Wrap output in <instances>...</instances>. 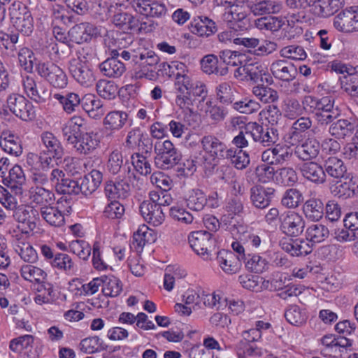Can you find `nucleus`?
<instances>
[{"instance_id": "obj_48", "label": "nucleus", "mask_w": 358, "mask_h": 358, "mask_svg": "<svg viewBox=\"0 0 358 358\" xmlns=\"http://www.w3.org/2000/svg\"><path fill=\"white\" fill-rule=\"evenodd\" d=\"M62 157H53L49 155L45 152H41L40 156L30 153L27 156V162L28 164H31L35 160H38L40 162V168L43 171H47L53 168L55 164H58V161L61 160Z\"/></svg>"}, {"instance_id": "obj_1", "label": "nucleus", "mask_w": 358, "mask_h": 358, "mask_svg": "<svg viewBox=\"0 0 358 358\" xmlns=\"http://www.w3.org/2000/svg\"><path fill=\"white\" fill-rule=\"evenodd\" d=\"M154 150L156 154L155 164L162 169H171L181 160V153L169 140L157 141Z\"/></svg>"}, {"instance_id": "obj_9", "label": "nucleus", "mask_w": 358, "mask_h": 358, "mask_svg": "<svg viewBox=\"0 0 358 358\" xmlns=\"http://www.w3.org/2000/svg\"><path fill=\"white\" fill-rule=\"evenodd\" d=\"M131 6L136 13L147 17L161 18L167 13L166 5L157 0H133Z\"/></svg>"}, {"instance_id": "obj_36", "label": "nucleus", "mask_w": 358, "mask_h": 358, "mask_svg": "<svg viewBox=\"0 0 358 358\" xmlns=\"http://www.w3.org/2000/svg\"><path fill=\"white\" fill-rule=\"evenodd\" d=\"M83 110L87 113L90 117L99 118L105 113L101 101L94 95L88 94L83 97L80 102Z\"/></svg>"}, {"instance_id": "obj_4", "label": "nucleus", "mask_w": 358, "mask_h": 358, "mask_svg": "<svg viewBox=\"0 0 358 358\" xmlns=\"http://www.w3.org/2000/svg\"><path fill=\"white\" fill-rule=\"evenodd\" d=\"M246 134L252 137L253 141L263 146L269 147L279 140V131L277 127L268 124H259L257 122H250L246 126Z\"/></svg>"}, {"instance_id": "obj_56", "label": "nucleus", "mask_w": 358, "mask_h": 358, "mask_svg": "<svg viewBox=\"0 0 358 358\" xmlns=\"http://www.w3.org/2000/svg\"><path fill=\"white\" fill-rule=\"evenodd\" d=\"M252 93L262 102L265 103H273L278 101L279 98L278 93L276 90L263 85H258L254 87Z\"/></svg>"}, {"instance_id": "obj_16", "label": "nucleus", "mask_w": 358, "mask_h": 358, "mask_svg": "<svg viewBox=\"0 0 358 358\" xmlns=\"http://www.w3.org/2000/svg\"><path fill=\"white\" fill-rule=\"evenodd\" d=\"M294 154L301 161L315 159L320 150V143L315 138H308L301 144L294 145Z\"/></svg>"}, {"instance_id": "obj_54", "label": "nucleus", "mask_w": 358, "mask_h": 358, "mask_svg": "<svg viewBox=\"0 0 358 358\" xmlns=\"http://www.w3.org/2000/svg\"><path fill=\"white\" fill-rule=\"evenodd\" d=\"M150 156H146L140 152L134 153L131 157V161L134 169L142 176H147L152 172V166L148 159Z\"/></svg>"}, {"instance_id": "obj_19", "label": "nucleus", "mask_w": 358, "mask_h": 358, "mask_svg": "<svg viewBox=\"0 0 358 358\" xmlns=\"http://www.w3.org/2000/svg\"><path fill=\"white\" fill-rule=\"evenodd\" d=\"M357 127L355 120L340 119L330 125L329 132L338 139H344L355 133Z\"/></svg>"}, {"instance_id": "obj_41", "label": "nucleus", "mask_w": 358, "mask_h": 358, "mask_svg": "<svg viewBox=\"0 0 358 358\" xmlns=\"http://www.w3.org/2000/svg\"><path fill=\"white\" fill-rule=\"evenodd\" d=\"M41 215L42 217L51 226L59 227L64 225V215L58 207L48 206L41 207Z\"/></svg>"}, {"instance_id": "obj_23", "label": "nucleus", "mask_w": 358, "mask_h": 358, "mask_svg": "<svg viewBox=\"0 0 358 358\" xmlns=\"http://www.w3.org/2000/svg\"><path fill=\"white\" fill-rule=\"evenodd\" d=\"M111 22L124 33H132L136 27L137 17L130 13L118 10L112 16Z\"/></svg>"}, {"instance_id": "obj_17", "label": "nucleus", "mask_w": 358, "mask_h": 358, "mask_svg": "<svg viewBox=\"0 0 358 358\" xmlns=\"http://www.w3.org/2000/svg\"><path fill=\"white\" fill-rule=\"evenodd\" d=\"M333 24L334 28L343 33H350L358 31V24L354 15V10L345 9L337 14L334 18Z\"/></svg>"}, {"instance_id": "obj_21", "label": "nucleus", "mask_w": 358, "mask_h": 358, "mask_svg": "<svg viewBox=\"0 0 358 358\" xmlns=\"http://www.w3.org/2000/svg\"><path fill=\"white\" fill-rule=\"evenodd\" d=\"M217 261L222 270L227 274L236 273L241 267V262L232 251L223 250L218 252Z\"/></svg>"}, {"instance_id": "obj_20", "label": "nucleus", "mask_w": 358, "mask_h": 358, "mask_svg": "<svg viewBox=\"0 0 358 358\" xmlns=\"http://www.w3.org/2000/svg\"><path fill=\"white\" fill-rule=\"evenodd\" d=\"M324 169L314 162L303 163L300 167L302 176L307 180L316 185H322L326 181Z\"/></svg>"}, {"instance_id": "obj_57", "label": "nucleus", "mask_w": 358, "mask_h": 358, "mask_svg": "<svg viewBox=\"0 0 358 358\" xmlns=\"http://www.w3.org/2000/svg\"><path fill=\"white\" fill-rule=\"evenodd\" d=\"M243 261L247 269L254 273H261L268 268V262L257 255H248Z\"/></svg>"}, {"instance_id": "obj_39", "label": "nucleus", "mask_w": 358, "mask_h": 358, "mask_svg": "<svg viewBox=\"0 0 358 358\" xmlns=\"http://www.w3.org/2000/svg\"><path fill=\"white\" fill-rule=\"evenodd\" d=\"M185 203L190 210L201 211L207 205V196L201 189H192L186 194Z\"/></svg>"}, {"instance_id": "obj_7", "label": "nucleus", "mask_w": 358, "mask_h": 358, "mask_svg": "<svg viewBox=\"0 0 358 358\" xmlns=\"http://www.w3.org/2000/svg\"><path fill=\"white\" fill-rule=\"evenodd\" d=\"M281 231L290 236H298L305 228V220L302 215L294 211H287L280 216Z\"/></svg>"}, {"instance_id": "obj_22", "label": "nucleus", "mask_w": 358, "mask_h": 358, "mask_svg": "<svg viewBox=\"0 0 358 358\" xmlns=\"http://www.w3.org/2000/svg\"><path fill=\"white\" fill-rule=\"evenodd\" d=\"M334 196L345 200L353 197L358 193V183L352 178L344 182H338L330 187Z\"/></svg>"}, {"instance_id": "obj_10", "label": "nucleus", "mask_w": 358, "mask_h": 358, "mask_svg": "<svg viewBox=\"0 0 358 358\" xmlns=\"http://www.w3.org/2000/svg\"><path fill=\"white\" fill-rule=\"evenodd\" d=\"M275 192V190L273 187L255 185L249 191L250 202L256 208H266L271 204Z\"/></svg>"}, {"instance_id": "obj_18", "label": "nucleus", "mask_w": 358, "mask_h": 358, "mask_svg": "<svg viewBox=\"0 0 358 358\" xmlns=\"http://www.w3.org/2000/svg\"><path fill=\"white\" fill-rule=\"evenodd\" d=\"M143 217L153 226L160 225L164 220V213L160 206L150 201H143L139 207Z\"/></svg>"}, {"instance_id": "obj_35", "label": "nucleus", "mask_w": 358, "mask_h": 358, "mask_svg": "<svg viewBox=\"0 0 358 358\" xmlns=\"http://www.w3.org/2000/svg\"><path fill=\"white\" fill-rule=\"evenodd\" d=\"M215 22L207 17H198L191 23L192 33L199 36H209L216 31Z\"/></svg>"}, {"instance_id": "obj_37", "label": "nucleus", "mask_w": 358, "mask_h": 358, "mask_svg": "<svg viewBox=\"0 0 358 358\" xmlns=\"http://www.w3.org/2000/svg\"><path fill=\"white\" fill-rule=\"evenodd\" d=\"M344 5V0H318L315 5V13L320 17H328L336 13Z\"/></svg>"}, {"instance_id": "obj_13", "label": "nucleus", "mask_w": 358, "mask_h": 358, "mask_svg": "<svg viewBox=\"0 0 358 358\" xmlns=\"http://www.w3.org/2000/svg\"><path fill=\"white\" fill-rule=\"evenodd\" d=\"M86 129V121L80 116L72 117L62 127V135L69 144L73 143Z\"/></svg>"}, {"instance_id": "obj_60", "label": "nucleus", "mask_w": 358, "mask_h": 358, "mask_svg": "<svg viewBox=\"0 0 358 358\" xmlns=\"http://www.w3.org/2000/svg\"><path fill=\"white\" fill-rule=\"evenodd\" d=\"M56 300V295L53 286L51 284H46L38 289L34 296V301L38 305L52 303Z\"/></svg>"}, {"instance_id": "obj_47", "label": "nucleus", "mask_w": 358, "mask_h": 358, "mask_svg": "<svg viewBox=\"0 0 358 358\" xmlns=\"http://www.w3.org/2000/svg\"><path fill=\"white\" fill-rule=\"evenodd\" d=\"M20 275L24 280L30 282L40 283L46 276V273L41 268L32 264H23L20 267Z\"/></svg>"}, {"instance_id": "obj_62", "label": "nucleus", "mask_w": 358, "mask_h": 358, "mask_svg": "<svg viewBox=\"0 0 358 358\" xmlns=\"http://www.w3.org/2000/svg\"><path fill=\"white\" fill-rule=\"evenodd\" d=\"M282 111L285 117L294 120L303 113L302 104L296 99H288L284 101Z\"/></svg>"}, {"instance_id": "obj_30", "label": "nucleus", "mask_w": 358, "mask_h": 358, "mask_svg": "<svg viewBox=\"0 0 358 358\" xmlns=\"http://www.w3.org/2000/svg\"><path fill=\"white\" fill-rule=\"evenodd\" d=\"M324 203L319 198L312 197L304 203L302 210L305 217L310 221L317 222L324 215Z\"/></svg>"}, {"instance_id": "obj_6", "label": "nucleus", "mask_w": 358, "mask_h": 358, "mask_svg": "<svg viewBox=\"0 0 358 358\" xmlns=\"http://www.w3.org/2000/svg\"><path fill=\"white\" fill-rule=\"evenodd\" d=\"M212 233L207 231H197L190 234L188 237L189 243L193 250L204 259H208L212 248L214 247V240Z\"/></svg>"}, {"instance_id": "obj_3", "label": "nucleus", "mask_w": 358, "mask_h": 358, "mask_svg": "<svg viewBox=\"0 0 358 358\" xmlns=\"http://www.w3.org/2000/svg\"><path fill=\"white\" fill-rule=\"evenodd\" d=\"M86 50L83 48L79 52L78 58H73L69 61V69L73 78L81 85L87 87L93 84L95 77L86 60Z\"/></svg>"}, {"instance_id": "obj_8", "label": "nucleus", "mask_w": 358, "mask_h": 358, "mask_svg": "<svg viewBox=\"0 0 358 358\" xmlns=\"http://www.w3.org/2000/svg\"><path fill=\"white\" fill-rule=\"evenodd\" d=\"M22 85L27 96L36 103H45L50 97L48 89L31 76L22 77Z\"/></svg>"}, {"instance_id": "obj_26", "label": "nucleus", "mask_w": 358, "mask_h": 358, "mask_svg": "<svg viewBox=\"0 0 358 358\" xmlns=\"http://www.w3.org/2000/svg\"><path fill=\"white\" fill-rule=\"evenodd\" d=\"M128 113L122 110H113L106 114L103 124L106 129L115 132L122 129L128 120Z\"/></svg>"}, {"instance_id": "obj_59", "label": "nucleus", "mask_w": 358, "mask_h": 358, "mask_svg": "<svg viewBox=\"0 0 358 358\" xmlns=\"http://www.w3.org/2000/svg\"><path fill=\"white\" fill-rule=\"evenodd\" d=\"M4 184L11 189H18L25 181L24 174L20 166H15L9 170L8 177L3 179Z\"/></svg>"}, {"instance_id": "obj_27", "label": "nucleus", "mask_w": 358, "mask_h": 358, "mask_svg": "<svg viewBox=\"0 0 358 358\" xmlns=\"http://www.w3.org/2000/svg\"><path fill=\"white\" fill-rule=\"evenodd\" d=\"M34 340L33 336L24 335L12 339L9 348L14 352L26 355L27 357L24 358H34L35 355L33 352Z\"/></svg>"}, {"instance_id": "obj_61", "label": "nucleus", "mask_w": 358, "mask_h": 358, "mask_svg": "<svg viewBox=\"0 0 358 358\" xmlns=\"http://www.w3.org/2000/svg\"><path fill=\"white\" fill-rule=\"evenodd\" d=\"M303 201V196L301 191L295 188L287 189L282 198V206L288 208H297Z\"/></svg>"}, {"instance_id": "obj_58", "label": "nucleus", "mask_w": 358, "mask_h": 358, "mask_svg": "<svg viewBox=\"0 0 358 358\" xmlns=\"http://www.w3.org/2000/svg\"><path fill=\"white\" fill-rule=\"evenodd\" d=\"M50 265L66 273H71L74 271L75 265L72 259L65 253H57Z\"/></svg>"}, {"instance_id": "obj_42", "label": "nucleus", "mask_w": 358, "mask_h": 358, "mask_svg": "<svg viewBox=\"0 0 358 358\" xmlns=\"http://www.w3.org/2000/svg\"><path fill=\"white\" fill-rule=\"evenodd\" d=\"M282 8L281 2L275 0H263L251 6L250 10L255 15L278 13Z\"/></svg>"}, {"instance_id": "obj_11", "label": "nucleus", "mask_w": 358, "mask_h": 358, "mask_svg": "<svg viewBox=\"0 0 358 358\" xmlns=\"http://www.w3.org/2000/svg\"><path fill=\"white\" fill-rule=\"evenodd\" d=\"M203 150L213 159H225L229 148L213 135L204 136L201 141Z\"/></svg>"}, {"instance_id": "obj_31", "label": "nucleus", "mask_w": 358, "mask_h": 358, "mask_svg": "<svg viewBox=\"0 0 358 358\" xmlns=\"http://www.w3.org/2000/svg\"><path fill=\"white\" fill-rule=\"evenodd\" d=\"M32 212V208L24 205L18 206L13 211V216L14 219L22 224V231L23 233L28 234L36 228V222L32 220L31 217V213Z\"/></svg>"}, {"instance_id": "obj_63", "label": "nucleus", "mask_w": 358, "mask_h": 358, "mask_svg": "<svg viewBox=\"0 0 358 358\" xmlns=\"http://www.w3.org/2000/svg\"><path fill=\"white\" fill-rule=\"evenodd\" d=\"M276 180L283 185L292 186L298 180L296 171L289 166L282 167L276 171Z\"/></svg>"}, {"instance_id": "obj_53", "label": "nucleus", "mask_w": 358, "mask_h": 358, "mask_svg": "<svg viewBox=\"0 0 358 358\" xmlns=\"http://www.w3.org/2000/svg\"><path fill=\"white\" fill-rule=\"evenodd\" d=\"M52 24L54 25H69L74 22V17L69 15L64 7L55 5L52 7L51 13Z\"/></svg>"}, {"instance_id": "obj_15", "label": "nucleus", "mask_w": 358, "mask_h": 358, "mask_svg": "<svg viewBox=\"0 0 358 358\" xmlns=\"http://www.w3.org/2000/svg\"><path fill=\"white\" fill-rule=\"evenodd\" d=\"M270 70L276 79L288 83L294 80L297 75L296 67L285 59L273 62Z\"/></svg>"}, {"instance_id": "obj_34", "label": "nucleus", "mask_w": 358, "mask_h": 358, "mask_svg": "<svg viewBox=\"0 0 358 358\" xmlns=\"http://www.w3.org/2000/svg\"><path fill=\"white\" fill-rule=\"evenodd\" d=\"M246 79L253 83H271L273 81L265 66L257 62L246 64Z\"/></svg>"}, {"instance_id": "obj_33", "label": "nucleus", "mask_w": 358, "mask_h": 358, "mask_svg": "<svg viewBox=\"0 0 358 358\" xmlns=\"http://www.w3.org/2000/svg\"><path fill=\"white\" fill-rule=\"evenodd\" d=\"M99 70L105 76L116 78L124 73L126 67L123 62L112 57L99 64Z\"/></svg>"}, {"instance_id": "obj_50", "label": "nucleus", "mask_w": 358, "mask_h": 358, "mask_svg": "<svg viewBox=\"0 0 358 358\" xmlns=\"http://www.w3.org/2000/svg\"><path fill=\"white\" fill-rule=\"evenodd\" d=\"M285 24V20L278 17H260L255 21V24L259 29L272 32L278 31Z\"/></svg>"}, {"instance_id": "obj_2", "label": "nucleus", "mask_w": 358, "mask_h": 358, "mask_svg": "<svg viewBox=\"0 0 358 358\" xmlns=\"http://www.w3.org/2000/svg\"><path fill=\"white\" fill-rule=\"evenodd\" d=\"M35 71L55 88L64 89L68 85V77L65 71L53 62L40 61L36 64Z\"/></svg>"}, {"instance_id": "obj_14", "label": "nucleus", "mask_w": 358, "mask_h": 358, "mask_svg": "<svg viewBox=\"0 0 358 358\" xmlns=\"http://www.w3.org/2000/svg\"><path fill=\"white\" fill-rule=\"evenodd\" d=\"M100 141L98 134L94 131H88L87 129L82 133L78 138L73 141V148L80 155H89L92 153L99 145Z\"/></svg>"}, {"instance_id": "obj_52", "label": "nucleus", "mask_w": 358, "mask_h": 358, "mask_svg": "<svg viewBox=\"0 0 358 358\" xmlns=\"http://www.w3.org/2000/svg\"><path fill=\"white\" fill-rule=\"evenodd\" d=\"M132 59L136 64H138L143 68L154 66L159 62V58L155 52L145 49L138 53L133 55Z\"/></svg>"}, {"instance_id": "obj_55", "label": "nucleus", "mask_w": 358, "mask_h": 358, "mask_svg": "<svg viewBox=\"0 0 358 358\" xmlns=\"http://www.w3.org/2000/svg\"><path fill=\"white\" fill-rule=\"evenodd\" d=\"M96 89L100 96L108 100L115 99L117 93V85L113 81L104 79L96 83Z\"/></svg>"}, {"instance_id": "obj_12", "label": "nucleus", "mask_w": 358, "mask_h": 358, "mask_svg": "<svg viewBox=\"0 0 358 358\" xmlns=\"http://www.w3.org/2000/svg\"><path fill=\"white\" fill-rule=\"evenodd\" d=\"M313 121L309 117H299L285 134V141L290 145H296L302 141L303 133L312 127Z\"/></svg>"}, {"instance_id": "obj_32", "label": "nucleus", "mask_w": 358, "mask_h": 358, "mask_svg": "<svg viewBox=\"0 0 358 358\" xmlns=\"http://www.w3.org/2000/svg\"><path fill=\"white\" fill-rule=\"evenodd\" d=\"M102 180V173L99 170L93 169L83 178L81 183L79 184L80 192L86 196L92 194L100 186Z\"/></svg>"}, {"instance_id": "obj_38", "label": "nucleus", "mask_w": 358, "mask_h": 358, "mask_svg": "<svg viewBox=\"0 0 358 358\" xmlns=\"http://www.w3.org/2000/svg\"><path fill=\"white\" fill-rule=\"evenodd\" d=\"M29 192L31 202L41 207L48 206L55 200V194L43 187H32Z\"/></svg>"}, {"instance_id": "obj_51", "label": "nucleus", "mask_w": 358, "mask_h": 358, "mask_svg": "<svg viewBox=\"0 0 358 358\" xmlns=\"http://www.w3.org/2000/svg\"><path fill=\"white\" fill-rule=\"evenodd\" d=\"M229 152L225 159H230L236 169L243 170L249 165L250 162V157L246 152L229 148Z\"/></svg>"}, {"instance_id": "obj_49", "label": "nucleus", "mask_w": 358, "mask_h": 358, "mask_svg": "<svg viewBox=\"0 0 358 358\" xmlns=\"http://www.w3.org/2000/svg\"><path fill=\"white\" fill-rule=\"evenodd\" d=\"M102 292L104 296L115 297L121 293L122 290V285L117 278L113 275H104L102 276Z\"/></svg>"}, {"instance_id": "obj_5", "label": "nucleus", "mask_w": 358, "mask_h": 358, "mask_svg": "<svg viewBox=\"0 0 358 358\" xmlns=\"http://www.w3.org/2000/svg\"><path fill=\"white\" fill-rule=\"evenodd\" d=\"M6 103L10 111L23 121L32 120L35 117L33 104L21 94H12L9 95Z\"/></svg>"}, {"instance_id": "obj_46", "label": "nucleus", "mask_w": 358, "mask_h": 358, "mask_svg": "<svg viewBox=\"0 0 358 358\" xmlns=\"http://www.w3.org/2000/svg\"><path fill=\"white\" fill-rule=\"evenodd\" d=\"M53 97L59 101L64 110L68 114L75 112L81 102L79 95L74 92H69L65 95L56 93L53 94Z\"/></svg>"}, {"instance_id": "obj_29", "label": "nucleus", "mask_w": 358, "mask_h": 358, "mask_svg": "<svg viewBox=\"0 0 358 358\" xmlns=\"http://www.w3.org/2000/svg\"><path fill=\"white\" fill-rule=\"evenodd\" d=\"M41 138L45 148L41 152L48 153L49 155L52 156V158L63 157L64 152L62 143L52 133L43 132Z\"/></svg>"}, {"instance_id": "obj_28", "label": "nucleus", "mask_w": 358, "mask_h": 358, "mask_svg": "<svg viewBox=\"0 0 358 358\" xmlns=\"http://www.w3.org/2000/svg\"><path fill=\"white\" fill-rule=\"evenodd\" d=\"M155 240L154 231L143 224L134 234L131 247L136 252H141L145 244L154 243Z\"/></svg>"}, {"instance_id": "obj_43", "label": "nucleus", "mask_w": 358, "mask_h": 358, "mask_svg": "<svg viewBox=\"0 0 358 358\" xmlns=\"http://www.w3.org/2000/svg\"><path fill=\"white\" fill-rule=\"evenodd\" d=\"M306 236L307 241L313 243H320L329 237V230L326 225L322 223H315L308 227Z\"/></svg>"}, {"instance_id": "obj_64", "label": "nucleus", "mask_w": 358, "mask_h": 358, "mask_svg": "<svg viewBox=\"0 0 358 358\" xmlns=\"http://www.w3.org/2000/svg\"><path fill=\"white\" fill-rule=\"evenodd\" d=\"M341 84V88L350 97L358 99V74L344 76Z\"/></svg>"}, {"instance_id": "obj_25", "label": "nucleus", "mask_w": 358, "mask_h": 358, "mask_svg": "<svg viewBox=\"0 0 358 358\" xmlns=\"http://www.w3.org/2000/svg\"><path fill=\"white\" fill-rule=\"evenodd\" d=\"M280 245L282 249L292 256L307 255L312 252V248L307 240L301 238L285 240Z\"/></svg>"}, {"instance_id": "obj_45", "label": "nucleus", "mask_w": 358, "mask_h": 358, "mask_svg": "<svg viewBox=\"0 0 358 358\" xmlns=\"http://www.w3.org/2000/svg\"><path fill=\"white\" fill-rule=\"evenodd\" d=\"M24 12L19 13L18 15L13 13L12 19L16 29L24 35L29 36L33 31V18L29 12L27 11V8L23 7Z\"/></svg>"}, {"instance_id": "obj_24", "label": "nucleus", "mask_w": 358, "mask_h": 358, "mask_svg": "<svg viewBox=\"0 0 358 358\" xmlns=\"http://www.w3.org/2000/svg\"><path fill=\"white\" fill-rule=\"evenodd\" d=\"M106 196L111 200L125 199L129 195L130 185L124 180L108 182L105 186Z\"/></svg>"}, {"instance_id": "obj_40", "label": "nucleus", "mask_w": 358, "mask_h": 358, "mask_svg": "<svg viewBox=\"0 0 358 358\" xmlns=\"http://www.w3.org/2000/svg\"><path fill=\"white\" fill-rule=\"evenodd\" d=\"M324 169L326 174L335 179L343 178L347 172L343 160L336 157H330L326 159Z\"/></svg>"}, {"instance_id": "obj_44", "label": "nucleus", "mask_w": 358, "mask_h": 358, "mask_svg": "<svg viewBox=\"0 0 358 358\" xmlns=\"http://www.w3.org/2000/svg\"><path fill=\"white\" fill-rule=\"evenodd\" d=\"M159 71L164 76L169 78H173L177 80L179 77L187 74L186 65L178 61H173L171 63L162 62L159 64Z\"/></svg>"}]
</instances>
